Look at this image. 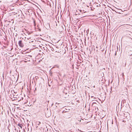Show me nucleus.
Wrapping results in <instances>:
<instances>
[{
    "label": "nucleus",
    "instance_id": "f257e3e1",
    "mask_svg": "<svg viewBox=\"0 0 132 132\" xmlns=\"http://www.w3.org/2000/svg\"><path fill=\"white\" fill-rule=\"evenodd\" d=\"M18 44L19 46L21 47H22L24 46V44L22 43V40H20L19 41Z\"/></svg>",
    "mask_w": 132,
    "mask_h": 132
},
{
    "label": "nucleus",
    "instance_id": "f03ea898",
    "mask_svg": "<svg viewBox=\"0 0 132 132\" xmlns=\"http://www.w3.org/2000/svg\"><path fill=\"white\" fill-rule=\"evenodd\" d=\"M41 123L39 121L36 122V128H37L38 127V126L40 125Z\"/></svg>",
    "mask_w": 132,
    "mask_h": 132
},
{
    "label": "nucleus",
    "instance_id": "7ed1b4c3",
    "mask_svg": "<svg viewBox=\"0 0 132 132\" xmlns=\"http://www.w3.org/2000/svg\"><path fill=\"white\" fill-rule=\"evenodd\" d=\"M35 79L36 80V82L37 81L38 79H42L41 77H39L38 76H36L35 77Z\"/></svg>",
    "mask_w": 132,
    "mask_h": 132
},
{
    "label": "nucleus",
    "instance_id": "20e7f679",
    "mask_svg": "<svg viewBox=\"0 0 132 132\" xmlns=\"http://www.w3.org/2000/svg\"><path fill=\"white\" fill-rule=\"evenodd\" d=\"M18 125L20 127L21 129L22 128V124L19 123Z\"/></svg>",
    "mask_w": 132,
    "mask_h": 132
},
{
    "label": "nucleus",
    "instance_id": "39448f33",
    "mask_svg": "<svg viewBox=\"0 0 132 132\" xmlns=\"http://www.w3.org/2000/svg\"><path fill=\"white\" fill-rule=\"evenodd\" d=\"M97 102V101H95V102H94L92 103V105L93 106V105H94V104H96V102Z\"/></svg>",
    "mask_w": 132,
    "mask_h": 132
},
{
    "label": "nucleus",
    "instance_id": "423d86ee",
    "mask_svg": "<svg viewBox=\"0 0 132 132\" xmlns=\"http://www.w3.org/2000/svg\"><path fill=\"white\" fill-rule=\"evenodd\" d=\"M79 11H80V12H83L84 11V10H80Z\"/></svg>",
    "mask_w": 132,
    "mask_h": 132
},
{
    "label": "nucleus",
    "instance_id": "0eeeda50",
    "mask_svg": "<svg viewBox=\"0 0 132 132\" xmlns=\"http://www.w3.org/2000/svg\"><path fill=\"white\" fill-rule=\"evenodd\" d=\"M16 96H15L14 95L13 96V97L14 98H16Z\"/></svg>",
    "mask_w": 132,
    "mask_h": 132
},
{
    "label": "nucleus",
    "instance_id": "6e6552de",
    "mask_svg": "<svg viewBox=\"0 0 132 132\" xmlns=\"http://www.w3.org/2000/svg\"><path fill=\"white\" fill-rule=\"evenodd\" d=\"M127 15V14H125L123 15H122V16H126V15Z\"/></svg>",
    "mask_w": 132,
    "mask_h": 132
},
{
    "label": "nucleus",
    "instance_id": "1a4fd4ad",
    "mask_svg": "<svg viewBox=\"0 0 132 132\" xmlns=\"http://www.w3.org/2000/svg\"><path fill=\"white\" fill-rule=\"evenodd\" d=\"M30 39V37H29V38H27V39L29 40V39Z\"/></svg>",
    "mask_w": 132,
    "mask_h": 132
},
{
    "label": "nucleus",
    "instance_id": "9d476101",
    "mask_svg": "<svg viewBox=\"0 0 132 132\" xmlns=\"http://www.w3.org/2000/svg\"><path fill=\"white\" fill-rule=\"evenodd\" d=\"M122 75L123 77V76H124V74H123V73H122Z\"/></svg>",
    "mask_w": 132,
    "mask_h": 132
},
{
    "label": "nucleus",
    "instance_id": "9b49d317",
    "mask_svg": "<svg viewBox=\"0 0 132 132\" xmlns=\"http://www.w3.org/2000/svg\"><path fill=\"white\" fill-rule=\"evenodd\" d=\"M56 104H59V103H56Z\"/></svg>",
    "mask_w": 132,
    "mask_h": 132
},
{
    "label": "nucleus",
    "instance_id": "f8f14e48",
    "mask_svg": "<svg viewBox=\"0 0 132 132\" xmlns=\"http://www.w3.org/2000/svg\"><path fill=\"white\" fill-rule=\"evenodd\" d=\"M35 90H36V88L35 89Z\"/></svg>",
    "mask_w": 132,
    "mask_h": 132
},
{
    "label": "nucleus",
    "instance_id": "ddd939ff",
    "mask_svg": "<svg viewBox=\"0 0 132 132\" xmlns=\"http://www.w3.org/2000/svg\"><path fill=\"white\" fill-rule=\"evenodd\" d=\"M116 53H115V55H116Z\"/></svg>",
    "mask_w": 132,
    "mask_h": 132
},
{
    "label": "nucleus",
    "instance_id": "4468645a",
    "mask_svg": "<svg viewBox=\"0 0 132 132\" xmlns=\"http://www.w3.org/2000/svg\"><path fill=\"white\" fill-rule=\"evenodd\" d=\"M123 25H121V26H122Z\"/></svg>",
    "mask_w": 132,
    "mask_h": 132
},
{
    "label": "nucleus",
    "instance_id": "2eb2a0df",
    "mask_svg": "<svg viewBox=\"0 0 132 132\" xmlns=\"http://www.w3.org/2000/svg\"><path fill=\"white\" fill-rule=\"evenodd\" d=\"M85 12H84V13H85Z\"/></svg>",
    "mask_w": 132,
    "mask_h": 132
},
{
    "label": "nucleus",
    "instance_id": "dca6fc26",
    "mask_svg": "<svg viewBox=\"0 0 132 132\" xmlns=\"http://www.w3.org/2000/svg\"><path fill=\"white\" fill-rule=\"evenodd\" d=\"M93 97L92 96L91 97Z\"/></svg>",
    "mask_w": 132,
    "mask_h": 132
},
{
    "label": "nucleus",
    "instance_id": "f3484780",
    "mask_svg": "<svg viewBox=\"0 0 132 132\" xmlns=\"http://www.w3.org/2000/svg\"><path fill=\"white\" fill-rule=\"evenodd\" d=\"M53 104H52V106L53 105Z\"/></svg>",
    "mask_w": 132,
    "mask_h": 132
},
{
    "label": "nucleus",
    "instance_id": "a211bd4d",
    "mask_svg": "<svg viewBox=\"0 0 132 132\" xmlns=\"http://www.w3.org/2000/svg\"><path fill=\"white\" fill-rule=\"evenodd\" d=\"M130 1H131V0H130Z\"/></svg>",
    "mask_w": 132,
    "mask_h": 132
}]
</instances>
